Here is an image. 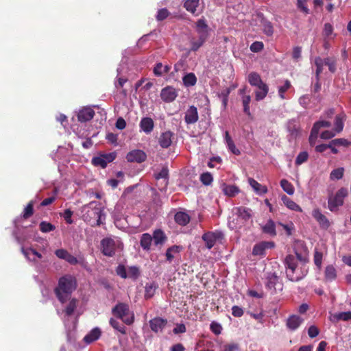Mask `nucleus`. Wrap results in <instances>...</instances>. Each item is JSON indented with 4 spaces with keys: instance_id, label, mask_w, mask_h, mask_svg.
I'll list each match as a JSON object with an SVG mask.
<instances>
[{
    "instance_id": "a878e982",
    "label": "nucleus",
    "mask_w": 351,
    "mask_h": 351,
    "mask_svg": "<svg viewBox=\"0 0 351 351\" xmlns=\"http://www.w3.org/2000/svg\"><path fill=\"white\" fill-rule=\"evenodd\" d=\"M245 88L239 90V94L242 96V104L243 106V111L247 115H250V103L251 101V97L250 95H245Z\"/></svg>"
},
{
    "instance_id": "052dcab7",
    "label": "nucleus",
    "mask_w": 351,
    "mask_h": 351,
    "mask_svg": "<svg viewBox=\"0 0 351 351\" xmlns=\"http://www.w3.org/2000/svg\"><path fill=\"white\" fill-rule=\"evenodd\" d=\"M337 133L334 130H326L320 134L322 139L327 140L334 137Z\"/></svg>"
},
{
    "instance_id": "58836bf2",
    "label": "nucleus",
    "mask_w": 351,
    "mask_h": 351,
    "mask_svg": "<svg viewBox=\"0 0 351 351\" xmlns=\"http://www.w3.org/2000/svg\"><path fill=\"white\" fill-rule=\"evenodd\" d=\"M280 186L283 189V191L287 193L289 195H293L295 192V189L293 184L289 182L287 180L282 179L280 181Z\"/></svg>"
},
{
    "instance_id": "f257e3e1",
    "label": "nucleus",
    "mask_w": 351,
    "mask_h": 351,
    "mask_svg": "<svg viewBox=\"0 0 351 351\" xmlns=\"http://www.w3.org/2000/svg\"><path fill=\"white\" fill-rule=\"evenodd\" d=\"M286 275L289 280L293 282L303 279L308 271L306 264L298 263L293 255H288L285 259Z\"/></svg>"
},
{
    "instance_id": "412c9836",
    "label": "nucleus",
    "mask_w": 351,
    "mask_h": 351,
    "mask_svg": "<svg viewBox=\"0 0 351 351\" xmlns=\"http://www.w3.org/2000/svg\"><path fill=\"white\" fill-rule=\"evenodd\" d=\"M248 183L252 188L254 191L259 195H264L267 193L268 191L267 187L266 186L261 184L256 180L252 178H250L248 179Z\"/></svg>"
},
{
    "instance_id": "6e6d98bb",
    "label": "nucleus",
    "mask_w": 351,
    "mask_h": 351,
    "mask_svg": "<svg viewBox=\"0 0 351 351\" xmlns=\"http://www.w3.org/2000/svg\"><path fill=\"white\" fill-rule=\"evenodd\" d=\"M308 157V154L306 152H300L298 155V156L295 159V164L297 165H302V163H304V162H306L307 160Z\"/></svg>"
},
{
    "instance_id": "39448f33",
    "label": "nucleus",
    "mask_w": 351,
    "mask_h": 351,
    "mask_svg": "<svg viewBox=\"0 0 351 351\" xmlns=\"http://www.w3.org/2000/svg\"><path fill=\"white\" fill-rule=\"evenodd\" d=\"M101 250L104 255L112 256L115 252L123 247V243L117 237H107L101 241Z\"/></svg>"
},
{
    "instance_id": "473e14b6",
    "label": "nucleus",
    "mask_w": 351,
    "mask_h": 351,
    "mask_svg": "<svg viewBox=\"0 0 351 351\" xmlns=\"http://www.w3.org/2000/svg\"><path fill=\"white\" fill-rule=\"evenodd\" d=\"M182 247L178 245H173L169 248L167 249L166 252V257L167 260L169 262H171L173 259L179 254L180 252L181 251Z\"/></svg>"
},
{
    "instance_id": "dca6fc26",
    "label": "nucleus",
    "mask_w": 351,
    "mask_h": 351,
    "mask_svg": "<svg viewBox=\"0 0 351 351\" xmlns=\"http://www.w3.org/2000/svg\"><path fill=\"white\" fill-rule=\"evenodd\" d=\"M274 244L273 242L263 241L256 244L252 250V254L254 256H262L265 255V250L269 248L274 247Z\"/></svg>"
},
{
    "instance_id": "2f4dec72",
    "label": "nucleus",
    "mask_w": 351,
    "mask_h": 351,
    "mask_svg": "<svg viewBox=\"0 0 351 351\" xmlns=\"http://www.w3.org/2000/svg\"><path fill=\"white\" fill-rule=\"evenodd\" d=\"M175 221L180 226H186L190 221V217L186 213L178 212L175 215Z\"/></svg>"
},
{
    "instance_id": "8fccbe9b",
    "label": "nucleus",
    "mask_w": 351,
    "mask_h": 351,
    "mask_svg": "<svg viewBox=\"0 0 351 351\" xmlns=\"http://www.w3.org/2000/svg\"><path fill=\"white\" fill-rule=\"evenodd\" d=\"M343 128V117L340 115H338L335 117L334 130L337 133H339L340 132L342 131Z\"/></svg>"
},
{
    "instance_id": "c9c22d12",
    "label": "nucleus",
    "mask_w": 351,
    "mask_h": 351,
    "mask_svg": "<svg viewBox=\"0 0 351 351\" xmlns=\"http://www.w3.org/2000/svg\"><path fill=\"white\" fill-rule=\"evenodd\" d=\"M325 279L327 281H332L337 278V271L334 266L328 265L324 272Z\"/></svg>"
},
{
    "instance_id": "5fc2aeb1",
    "label": "nucleus",
    "mask_w": 351,
    "mask_h": 351,
    "mask_svg": "<svg viewBox=\"0 0 351 351\" xmlns=\"http://www.w3.org/2000/svg\"><path fill=\"white\" fill-rule=\"evenodd\" d=\"M201 182L205 185H209L212 183L213 178L210 173H204L200 176Z\"/></svg>"
},
{
    "instance_id": "0eeeda50",
    "label": "nucleus",
    "mask_w": 351,
    "mask_h": 351,
    "mask_svg": "<svg viewBox=\"0 0 351 351\" xmlns=\"http://www.w3.org/2000/svg\"><path fill=\"white\" fill-rule=\"evenodd\" d=\"M234 213L237 216V226H235L236 228L241 227L245 223H247L248 221H252V218L253 216L252 210L246 207L240 206L234 208Z\"/></svg>"
},
{
    "instance_id": "680f3d73",
    "label": "nucleus",
    "mask_w": 351,
    "mask_h": 351,
    "mask_svg": "<svg viewBox=\"0 0 351 351\" xmlns=\"http://www.w3.org/2000/svg\"><path fill=\"white\" fill-rule=\"evenodd\" d=\"M33 214V202H30L25 208L23 211V217L27 219Z\"/></svg>"
},
{
    "instance_id": "aec40b11",
    "label": "nucleus",
    "mask_w": 351,
    "mask_h": 351,
    "mask_svg": "<svg viewBox=\"0 0 351 351\" xmlns=\"http://www.w3.org/2000/svg\"><path fill=\"white\" fill-rule=\"evenodd\" d=\"M313 217L315 219V220L319 223V226L324 228L327 229L330 226V222L328 219L324 215H323L320 210L318 208H315L312 212Z\"/></svg>"
},
{
    "instance_id": "4c0bfd02",
    "label": "nucleus",
    "mask_w": 351,
    "mask_h": 351,
    "mask_svg": "<svg viewBox=\"0 0 351 351\" xmlns=\"http://www.w3.org/2000/svg\"><path fill=\"white\" fill-rule=\"evenodd\" d=\"M153 239L148 233L143 234L141 239V245L144 250H149Z\"/></svg>"
},
{
    "instance_id": "e2e57ef3",
    "label": "nucleus",
    "mask_w": 351,
    "mask_h": 351,
    "mask_svg": "<svg viewBox=\"0 0 351 351\" xmlns=\"http://www.w3.org/2000/svg\"><path fill=\"white\" fill-rule=\"evenodd\" d=\"M110 324L114 328L119 330L121 333H123V334L125 333V327L120 326L119 324V322L117 320L111 318L110 320Z\"/></svg>"
},
{
    "instance_id": "4468645a",
    "label": "nucleus",
    "mask_w": 351,
    "mask_h": 351,
    "mask_svg": "<svg viewBox=\"0 0 351 351\" xmlns=\"http://www.w3.org/2000/svg\"><path fill=\"white\" fill-rule=\"evenodd\" d=\"M146 157L147 156L143 151L134 149L127 154L126 159L128 162H142L145 160Z\"/></svg>"
},
{
    "instance_id": "b1692460",
    "label": "nucleus",
    "mask_w": 351,
    "mask_h": 351,
    "mask_svg": "<svg viewBox=\"0 0 351 351\" xmlns=\"http://www.w3.org/2000/svg\"><path fill=\"white\" fill-rule=\"evenodd\" d=\"M256 88H257V90L255 91L256 100L261 101L265 99L269 92L268 86L265 82H263L258 86H256Z\"/></svg>"
},
{
    "instance_id": "f8f14e48",
    "label": "nucleus",
    "mask_w": 351,
    "mask_h": 351,
    "mask_svg": "<svg viewBox=\"0 0 351 351\" xmlns=\"http://www.w3.org/2000/svg\"><path fill=\"white\" fill-rule=\"evenodd\" d=\"M223 238V234L221 232H208L203 234L202 239L205 242L206 247L211 249L219 240Z\"/></svg>"
},
{
    "instance_id": "0e129e2a",
    "label": "nucleus",
    "mask_w": 351,
    "mask_h": 351,
    "mask_svg": "<svg viewBox=\"0 0 351 351\" xmlns=\"http://www.w3.org/2000/svg\"><path fill=\"white\" fill-rule=\"evenodd\" d=\"M154 73L156 76H162L165 74L163 71V65L162 63L159 62L156 64L154 68Z\"/></svg>"
},
{
    "instance_id": "4be33fe9",
    "label": "nucleus",
    "mask_w": 351,
    "mask_h": 351,
    "mask_svg": "<svg viewBox=\"0 0 351 351\" xmlns=\"http://www.w3.org/2000/svg\"><path fill=\"white\" fill-rule=\"evenodd\" d=\"M173 134L170 131L162 132L159 137V144L163 148L169 147L172 143Z\"/></svg>"
},
{
    "instance_id": "13d9d810",
    "label": "nucleus",
    "mask_w": 351,
    "mask_h": 351,
    "mask_svg": "<svg viewBox=\"0 0 351 351\" xmlns=\"http://www.w3.org/2000/svg\"><path fill=\"white\" fill-rule=\"evenodd\" d=\"M322 257H323V255H322V252H319L317 250L315 251V253H314V263H315V264L319 268H320L321 266H322Z\"/></svg>"
},
{
    "instance_id": "bb28decb",
    "label": "nucleus",
    "mask_w": 351,
    "mask_h": 351,
    "mask_svg": "<svg viewBox=\"0 0 351 351\" xmlns=\"http://www.w3.org/2000/svg\"><path fill=\"white\" fill-rule=\"evenodd\" d=\"M154 121L149 117H144L140 122L141 129L146 134L150 133L154 129Z\"/></svg>"
},
{
    "instance_id": "6ab92c4d",
    "label": "nucleus",
    "mask_w": 351,
    "mask_h": 351,
    "mask_svg": "<svg viewBox=\"0 0 351 351\" xmlns=\"http://www.w3.org/2000/svg\"><path fill=\"white\" fill-rule=\"evenodd\" d=\"M220 189L228 197H234L240 193V189L238 186L234 184H228L225 182H222L220 184Z\"/></svg>"
},
{
    "instance_id": "49530a36",
    "label": "nucleus",
    "mask_w": 351,
    "mask_h": 351,
    "mask_svg": "<svg viewBox=\"0 0 351 351\" xmlns=\"http://www.w3.org/2000/svg\"><path fill=\"white\" fill-rule=\"evenodd\" d=\"M156 180L163 179L164 186L167 185L168 178V169L167 168H162L158 173L155 176Z\"/></svg>"
},
{
    "instance_id": "6e6552de",
    "label": "nucleus",
    "mask_w": 351,
    "mask_h": 351,
    "mask_svg": "<svg viewBox=\"0 0 351 351\" xmlns=\"http://www.w3.org/2000/svg\"><path fill=\"white\" fill-rule=\"evenodd\" d=\"M348 195L346 189H340L333 197L328 199V208L330 211H335L337 208L343 204L344 198Z\"/></svg>"
},
{
    "instance_id": "e433bc0d",
    "label": "nucleus",
    "mask_w": 351,
    "mask_h": 351,
    "mask_svg": "<svg viewBox=\"0 0 351 351\" xmlns=\"http://www.w3.org/2000/svg\"><path fill=\"white\" fill-rule=\"evenodd\" d=\"M182 81L185 86H192L196 84L197 77L193 73H189L183 77Z\"/></svg>"
},
{
    "instance_id": "09e8293b",
    "label": "nucleus",
    "mask_w": 351,
    "mask_h": 351,
    "mask_svg": "<svg viewBox=\"0 0 351 351\" xmlns=\"http://www.w3.org/2000/svg\"><path fill=\"white\" fill-rule=\"evenodd\" d=\"M156 288V286L154 283L147 284L145 285V297L146 298H152L154 294Z\"/></svg>"
},
{
    "instance_id": "37998d69",
    "label": "nucleus",
    "mask_w": 351,
    "mask_h": 351,
    "mask_svg": "<svg viewBox=\"0 0 351 351\" xmlns=\"http://www.w3.org/2000/svg\"><path fill=\"white\" fill-rule=\"evenodd\" d=\"M69 300V302L68 305L66 306L64 312L66 316L69 317L72 315V313L74 312L75 309L77 306V300L74 298L70 300V298L68 300Z\"/></svg>"
},
{
    "instance_id": "cd10ccee",
    "label": "nucleus",
    "mask_w": 351,
    "mask_h": 351,
    "mask_svg": "<svg viewBox=\"0 0 351 351\" xmlns=\"http://www.w3.org/2000/svg\"><path fill=\"white\" fill-rule=\"evenodd\" d=\"M167 324L166 320L161 318H154L150 321V327L156 332L162 331Z\"/></svg>"
},
{
    "instance_id": "a18cd8bd",
    "label": "nucleus",
    "mask_w": 351,
    "mask_h": 351,
    "mask_svg": "<svg viewBox=\"0 0 351 351\" xmlns=\"http://www.w3.org/2000/svg\"><path fill=\"white\" fill-rule=\"evenodd\" d=\"M291 87V83L289 80H285L284 84L278 87V95L282 99H285L287 97L285 95V92Z\"/></svg>"
},
{
    "instance_id": "f704fd0d",
    "label": "nucleus",
    "mask_w": 351,
    "mask_h": 351,
    "mask_svg": "<svg viewBox=\"0 0 351 351\" xmlns=\"http://www.w3.org/2000/svg\"><path fill=\"white\" fill-rule=\"evenodd\" d=\"M247 80L250 85L254 87L263 82L260 75L256 72L249 73Z\"/></svg>"
},
{
    "instance_id": "7ed1b4c3",
    "label": "nucleus",
    "mask_w": 351,
    "mask_h": 351,
    "mask_svg": "<svg viewBox=\"0 0 351 351\" xmlns=\"http://www.w3.org/2000/svg\"><path fill=\"white\" fill-rule=\"evenodd\" d=\"M195 29L197 34V38H192L190 40L191 51H197L204 45L209 37L210 30L204 18H201L197 21Z\"/></svg>"
},
{
    "instance_id": "79ce46f5",
    "label": "nucleus",
    "mask_w": 351,
    "mask_h": 351,
    "mask_svg": "<svg viewBox=\"0 0 351 351\" xmlns=\"http://www.w3.org/2000/svg\"><path fill=\"white\" fill-rule=\"evenodd\" d=\"M262 29L267 36H271L274 34V27L271 22L262 19L261 22Z\"/></svg>"
},
{
    "instance_id": "c03bdc74",
    "label": "nucleus",
    "mask_w": 351,
    "mask_h": 351,
    "mask_svg": "<svg viewBox=\"0 0 351 351\" xmlns=\"http://www.w3.org/2000/svg\"><path fill=\"white\" fill-rule=\"evenodd\" d=\"M326 58L322 59L319 57H317L315 59V64L316 65V75L318 76L323 71L324 66L326 65Z\"/></svg>"
},
{
    "instance_id": "9b49d317",
    "label": "nucleus",
    "mask_w": 351,
    "mask_h": 351,
    "mask_svg": "<svg viewBox=\"0 0 351 351\" xmlns=\"http://www.w3.org/2000/svg\"><path fill=\"white\" fill-rule=\"evenodd\" d=\"M266 287L271 294H275L282 290L283 285L276 275L271 274L267 276Z\"/></svg>"
},
{
    "instance_id": "c756f323",
    "label": "nucleus",
    "mask_w": 351,
    "mask_h": 351,
    "mask_svg": "<svg viewBox=\"0 0 351 351\" xmlns=\"http://www.w3.org/2000/svg\"><path fill=\"white\" fill-rule=\"evenodd\" d=\"M302 322V319L300 318L299 316L292 315L288 318L287 322V326L290 330H295L299 327Z\"/></svg>"
},
{
    "instance_id": "f03ea898",
    "label": "nucleus",
    "mask_w": 351,
    "mask_h": 351,
    "mask_svg": "<svg viewBox=\"0 0 351 351\" xmlns=\"http://www.w3.org/2000/svg\"><path fill=\"white\" fill-rule=\"evenodd\" d=\"M75 278L71 275H65L60 278L54 292L58 300L64 303L70 298L72 292L76 289Z\"/></svg>"
},
{
    "instance_id": "ddd939ff",
    "label": "nucleus",
    "mask_w": 351,
    "mask_h": 351,
    "mask_svg": "<svg viewBox=\"0 0 351 351\" xmlns=\"http://www.w3.org/2000/svg\"><path fill=\"white\" fill-rule=\"evenodd\" d=\"M21 251L25 257L29 261L32 262L35 264L38 263V261L43 258V256L40 253L38 252L36 250L32 247L26 249L22 247Z\"/></svg>"
},
{
    "instance_id": "a211bd4d",
    "label": "nucleus",
    "mask_w": 351,
    "mask_h": 351,
    "mask_svg": "<svg viewBox=\"0 0 351 351\" xmlns=\"http://www.w3.org/2000/svg\"><path fill=\"white\" fill-rule=\"evenodd\" d=\"M55 254L60 259H63L71 265H76L78 263L77 258L71 255L64 249H58L55 251Z\"/></svg>"
},
{
    "instance_id": "69168bd1",
    "label": "nucleus",
    "mask_w": 351,
    "mask_h": 351,
    "mask_svg": "<svg viewBox=\"0 0 351 351\" xmlns=\"http://www.w3.org/2000/svg\"><path fill=\"white\" fill-rule=\"evenodd\" d=\"M73 215V212L70 209H66L64 210L62 216L64 217L67 223L71 224L73 223V220L71 219Z\"/></svg>"
},
{
    "instance_id": "423d86ee",
    "label": "nucleus",
    "mask_w": 351,
    "mask_h": 351,
    "mask_svg": "<svg viewBox=\"0 0 351 351\" xmlns=\"http://www.w3.org/2000/svg\"><path fill=\"white\" fill-rule=\"evenodd\" d=\"M114 316L120 318L126 324H131L134 319V313L130 312L129 306L125 303H119L112 308Z\"/></svg>"
},
{
    "instance_id": "c85d7f7f",
    "label": "nucleus",
    "mask_w": 351,
    "mask_h": 351,
    "mask_svg": "<svg viewBox=\"0 0 351 351\" xmlns=\"http://www.w3.org/2000/svg\"><path fill=\"white\" fill-rule=\"evenodd\" d=\"M101 336V330L99 328L96 327L91 330L84 338L86 343H90L97 340Z\"/></svg>"
},
{
    "instance_id": "393cba45",
    "label": "nucleus",
    "mask_w": 351,
    "mask_h": 351,
    "mask_svg": "<svg viewBox=\"0 0 351 351\" xmlns=\"http://www.w3.org/2000/svg\"><path fill=\"white\" fill-rule=\"evenodd\" d=\"M280 199L288 209L297 212H302V208L287 195H282Z\"/></svg>"
},
{
    "instance_id": "bf43d9fd",
    "label": "nucleus",
    "mask_w": 351,
    "mask_h": 351,
    "mask_svg": "<svg viewBox=\"0 0 351 351\" xmlns=\"http://www.w3.org/2000/svg\"><path fill=\"white\" fill-rule=\"evenodd\" d=\"M330 123L327 121H319L314 123L313 128H315L318 132L322 128H328L330 126Z\"/></svg>"
},
{
    "instance_id": "20e7f679",
    "label": "nucleus",
    "mask_w": 351,
    "mask_h": 351,
    "mask_svg": "<svg viewBox=\"0 0 351 351\" xmlns=\"http://www.w3.org/2000/svg\"><path fill=\"white\" fill-rule=\"evenodd\" d=\"M82 213L84 221L90 222L92 219H95L97 226L103 223V221L105 219L104 208H101L97 202H91L82 206Z\"/></svg>"
},
{
    "instance_id": "ea45409f",
    "label": "nucleus",
    "mask_w": 351,
    "mask_h": 351,
    "mask_svg": "<svg viewBox=\"0 0 351 351\" xmlns=\"http://www.w3.org/2000/svg\"><path fill=\"white\" fill-rule=\"evenodd\" d=\"M152 239L156 245H159L165 242L166 237L162 230H156L154 232Z\"/></svg>"
},
{
    "instance_id": "338daca9",
    "label": "nucleus",
    "mask_w": 351,
    "mask_h": 351,
    "mask_svg": "<svg viewBox=\"0 0 351 351\" xmlns=\"http://www.w3.org/2000/svg\"><path fill=\"white\" fill-rule=\"evenodd\" d=\"M319 333V330L315 326H311L308 330V335L311 338L316 337Z\"/></svg>"
},
{
    "instance_id": "4d7b16f0",
    "label": "nucleus",
    "mask_w": 351,
    "mask_h": 351,
    "mask_svg": "<svg viewBox=\"0 0 351 351\" xmlns=\"http://www.w3.org/2000/svg\"><path fill=\"white\" fill-rule=\"evenodd\" d=\"M264 45L262 42L256 41L254 42L250 46V50L252 52H259L263 49Z\"/></svg>"
},
{
    "instance_id": "de8ad7c7",
    "label": "nucleus",
    "mask_w": 351,
    "mask_h": 351,
    "mask_svg": "<svg viewBox=\"0 0 351 351\" xmlns=\"http://www.w3.org/2000/svg\"><path fill=\"white\" fill-rule=\"evenodd\" d=\"M55 229V226H53L51 223L47 221H41L40 223V230L41 232L44 233L49 232L51 231L54 230Z\"/></svg>"
},
{
    "instance_id": "864d4df0",
    "label": "nucleus",
    "mask_w": 351,
    "mask_h": 351,
    "mask_svg": "<svg viewBox=\"0 0 351 351\" xmlns=\"http://www.w3.org/2000/svg\"><path fill=\"white\" fill-rule=\"evenodd\" d=\"M210 329L214 334L219 335L221 333L223 328L219 323L213 321L210 324Z\"/></svg>"
},
{
    "instance_id": "603ef678",
    "label": "nucleus",
    "mask_w": 351,
    "mask_h": 351,
    "mask_svg": "<svg viewBox=\"0 0 351 351\" xmlns=\"http://www.w3.org/2000/svg\"><path fill=\"white\" fill-rule=\"evenodd\" d=\"M343 168H337L332 171L330 175V178L331 180H339L343 176Z\"/></svg>"
},
{
    "instance_id": "1a4fd4ad",
    "label": "nucleus",
    "mask_w": 351,
    "mask_h": 351,
    "mask_svg": "<svg viewBox=\"0 0 351 351\" xmlns=\"http://www.w3.org/2000/svg\"><path fill=\"white\" fill-rule=\"evenodd\" d=\"M118 276L122 278H132L136 280L140 275L139 269L136 266H132L126 268L123 265H119L116 269Z\"/></svg>"
},
{
    "instance_id": "774afa93",
    "label": "nucleus",
    "mask_w": 351,
    "mask_h": 351,
    "mask_svg": "<svg viewBox=\"0 0 351 351\" xmlns=\"http://www.w3.org/2000/svg\"><path fill=\"white\" fill-rule=\"evenodd\" d=\"M169 15V12L167 9H160L158 10L156 19L158 21H162L166 19Z\"/></svg>"
},
{
    "instance_id": "f3484780",
    "label": "nucleus",
    "mask_w": 351,
    "mask_h": 351,
    "mask_svg": "<svg viewBox=\"0 0 351 351\" xmlns=\"http://www.w3.org/2000/svg\"><path fill=\"white\" fill-rule=\"evenodd\" d=\"M199 116L197 109L194 106H191L186 110L184 116V121L187 124H193L198 121Z\"/></svg>"
},
{
    "instance_id": "9d476101",
    "label": "nucleus",
    "mask_w": 351,
    "mask_h": 351,
    "mask_svg": "<svg viewBox=\"0 0 351 351\" xmlns=\"http://www.w3.org/2000/svg\"><path fill=\"white\" fill-rule=\"evenodd\" d=\"M116 153L111 152L108 154H101L92 158V163L96 167L105 168L107 165L113 161L116 158Z\"/></svg>"
},
{
    "instance_id": "72a5a7b5",
    "label": "nucleus",
    "mask_w": 351,
    "mask_h": 351,
    "mask_svg": "<svg viewBox=\"0 0 351 351\" xmlns=\"http://www.w3.org/2000/svg\"><path fill=\"white\" fill-rule=\"evenodd\" d=\"M199 5V0H186L184 4L186 10L192 14H195Z\"/></svg>"
},
{
    "instance_id": "5701e85b",
    "label": "nucleus",
    "mask_w": 351,
    "mask_h": 351,
    "mask_svg": "<svg viewBox=\"0 0 351 351\" xmlns=\"http://www.w3.org/2000/svg\"><path fill=\"white\" fill-rule=\"evenodd\" d=\"M95 115L94 110L90 108H84L80 110L77 118L81 122H86L90 121Z\"/></svg>"
},
{
    "instance_id": "7c9ffc66",
    "label": "nucleus",
    "mask_w": 351,
    "mask_h": 351,
    "mask_svg": "<svg viewBox=\"0 0 351 351\" xmlns=\"http://www.w3.org/2000/svg\"><path fill=\"white\" fill-rule=\"evenodd\" d=\"M224 139L226 143V145L228 149L235 155H239L241 154L240 151L236 147L232 138L229 135L228 131H226L224 133Z\"/></svg>"
},
{
    "instance_id": "2eb2a0df",
    "label": "nucleus",
    "mask_w": 351,
    "mask_h": 351,
    "mask_svg": "<svg viewBox=\"0 0 351 351\" xmlns=\"http://www.w3.org/2000/svg\"><path fill=\"white\" fill-rule=\"evenodd\" d=\"M178 96L176 90L172 86H167L162 89L160 93L161 99L165 102H171Z\"/></svg>"
},
{
    "instance_id": "3c124183",
    "label": "nucleus",
    "mask_w": 351,
    "mask_h": 351,
    "mask_svg": "<svg viewBox=\"0 0 351 351\" xmlns=\"http://www.w3.org/2000/svg\"><path fill=\"white\" fill-rule=\"evenodd\" d=\"M350 145V143L345 138H336L330 142L329 147L332 145L348 147Z\"/></svg>"
},
{
    "instance_id": "a19ab883",
    "label": "nucleus",
    "mask_w": 351,
    "mask_h": 351,
    "mask_svg": "<svg viewBox=\"0 0 351 351\" xmlns=\"http://www.w3.org/2000/svg\"><path fill=\"white\" fill-rule=\"evenodd\" d=\"M263 230L265 233L271 236H275L276 232L274 221L271 219L268 220L266 224L263 227Z\"/></svg>"
}]
</instances>
